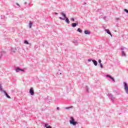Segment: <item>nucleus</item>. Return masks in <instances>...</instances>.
I'll use <instances>...</instances> for the list:
<instances>
[{
	"instance_id": "nucleus-31",
	"label": "nucleus",
	"mask_w": 128,
	"mask_h": 128,
	"mask_svg": "<svg viewBox=\"0 0 128 128\" xmlns=\"http://www.w3.org/2000/svg\"><path fill=\"white\" fill-rule=\"evenodd\" d=\"M54 14H58V13L55 12Z\"/></svg>"
},
{
	"instance_id": "nucleus-23",
	"label": "nucleus",
	"mask_w": 128,
	"mask_h": 128,
	"mask_svg": "<svg viewBox=\"0 0 128 128\" xmlns=\"http://www.w3.org/2000/svg\"><path fill=\"white\" fill-rule=\"evenodd\" d=\"M71 20H72V22H74V18H71Z\"/></svg>"
},
{
	"instance_id": "nucleus-20",
	"label": "nucleus",
	"mask_w": 128,
	"mask_h": 128,
	"mask_svg": "<svg viewBox=\"0 0 128 128\" xmlns=\"http://www.w3.org/2000/svg\"><path fill=\"white\" fill-rule=\"evenodd\" d=\"M59 19L60 20H65V19L62 18V17H59Z\"/></svg>"
},
{
	"instance_id": "nucleus-27",
	"label": "nucleus",
	"mask_w": 128,
	"mask_h": 128,
	"mask_svg": "<svg viewBox=\"0 0 128 128\" xmlns=\"http://www.w3.org/2000/svg\"><path fill=\"white\" fill-rule=\"evenodd\" d=\"M0 90H2V86L0 85Z\"/></svg>"
},
{
	"instance_id": "nucleus-19",
	"label": "nucleus",
	"mask_w": 128,
	"mask_h": 128,
	"mask_svg": "<svg viewBox=\"0 0 128 128\" xmlns=\"http://www.w3.org/2000/svg\"><path fill=\"white\" fill-rule=\"evenodd\" d=\"M2 54H6V52L4 51L2 52V54L0 55V58L2 56Z\"/></svg>"
},
{
	"instance_id": "nucleus-29",
	"label": "nucleus",
	"mask_w": 128,
	"mask_h": 128,
	"mask_svg": "<svg viewBox=\"0 0 128 128\" xmlns=\"http://www.w3.org/2000/svg\"><path fill=\"white\" fill-rule=\"evenodd\" d=\"M56 108H57L58 110H60V108L58 107H57Z\"/></svg>"
},
{
	"instance_id": "nucleus-25",
	"label": "nucleus",
	"mask_w": 128,
	"mask_h": 128,
	"mask_svg": "<svg viewBox=\"0 0 128 128\" xmlns=\"http://www.w3.org/2000/svg\"><path fill=\"white\" fill-rule=\"evenodd\" d=\"M116 20H120V18H116Z\"/></svg>"
},
{
	"instance_id": "nucleus-10",
	"label": "nucleus",
	"mask_w": 128,
	"mask_h": 128,
	"mask_svg": "<svg viewBox=\"0 0 128 128\" xmlns=\"http://www.w3.org/2000/svg\"><path fill=\"white\" fill-rule=\"evenodd\" d=\"M106 31L107 32V34H110V36H112V33H110V30H106Z\"/></svg>"
},
{
	"instance_id": "nucleus-33",
	"label": "nucleus",
	"mask_w": 128,
	"mask_h": 128,
	"mask_svg": "<svg viewBox=\"0 0 128 128\" xmlns=\"http://www.w3.org/2000/svg\"><path fill=\"white\" fill-rule=\"evenodd\" d=\"M60 74H62V72H60Z\"/></svg>"
},
{
	"instance_id": "nucleus-14",
	"label": "nucleus",
	"mask_w": 128,
	"mask_h": 128,
	"mask_svg": "<svg viewBox=\"0 0 128 128\" xmlns=\"http://www.w3.org/2000/svg\"><path fill=\"white\" fill-rule=\"evenodd\" d=\"M61 15L64 16V18H66V15L64 13V12H61Z\"/></svg>"
},
{
	"instance_id": "nucleus-2",
	"label": "nucleus",
	"mask_w": 128,
	"mask_h": 128,
	"mask_svg": "<svg viewBox=\"0 0 128 128\" xmlns=\"http://www.w3.org/2000/svg\"><path fill=\"white\" fill-rule=\"evenodd\" d=\"M70 124H72L73 126H76V124H78V122L74 121V119L72 117L70 118Z\"/></svg>"
},
{
	"instance_id": "nucleus-8",
	"label": "nucleus",
	"mask_w": 128,
	"mask_h": 128,
	"mask_svg": "<svg viewBox=\"0 0 128 128\" xmlns=\"http://www.w3.org/2000/svg\"><path fill=\"white\" fill-rule=\"evenodd\" d=\"M44 128H52V126H49L48 124H44Z\"/></svg>"
},
{
	"instance_id": "nucleus-22",
	"label": "nucleus",
	"mask_w": 128,
	"mask_h": 128,
	"mask_svg": "<svg viewBox=\"0 0 128 128\" xmlns=\"http://www.w3.org/2000/svg\"><path fill=\"white\" fill-rule=\"evenodd\" d=\"M124 12H126V14H128V10L124 9Z\"/></svg>"
},
{
	"instance_id": "nucleus-26",
	"label": "nucleus",
	"mask_w": 128,
	"mask_h": 128,
	"mask_svg": "<svg viewBox=\"0 0 128 128\" xmlns=\"http://www.w3.org/2000/svg\"><path fill=\"white\" fill-rule=\"evenodd\" d=\"M94 60H92V59H88V62H92Z\"/></svg>"
},
{
	"instance_id": "nucleus-3",
	"label": "nucleus",
	"mask_w": 128,
	"mask_h": 128,
	"mask_svg": "<svg viewBox=\"0 0 128 128\" xmlns=\"http://www.w3.org/2000/svg\"><path fill=\"white\" fill-rule=\"evenodd\" d=\"M124 88L126 90V92L127 94H128V84L126 82L124 83Z\"/></svg>"
},
{
	"instance_id": "nucleus-6",
	"label": "nucleus",
	"mask_w": 128,
	"mask_h": 128,
	"mask_svg": "<svg viewBox=\"0 0 128 128\" xmlns=\"http://www.w3.org/2000/svg\"><path fill=\"white\" fill-rule=\"evenodd\" d=\"M78 24V22L76 23H72V28H76V26Z\"/></svg>"
},
{
	"instance_id": "nucleus-30",
	"label": "nucleus",
	"mask_w": 128,
	"mask_h": 128,
	"mask_svg": "<svg viewBox=\"0 0 128 128\" xmlns=\"http://www.w3.org/2000/svg\"><path fill=\"white\" fill-rule=\"evenodd\" d=\"M17 6H20V4H17Z\"/></svg>"
},
{
	"instance_id": "nucleus-13",
	"label": "nucleus",
	"mask_w": 128,
	"mask_h": 128,
	"mask_svg": "<svg viewBox=\"0 0 128 128\" xmlns=\"http://www.w3.org/2000/svg\"><path fill=\"white\" fill-rule=\"evenodd\" d=\"M73 42L75 46H78V40H74Z\"/></svg>"
},
{
	"instance_id": "nucleus-7",
	"label": "nucleus",
	"mask_w": 128,
	"mask_h": 128,
	"mask_svg": "<svg viewBox=\"0 0 128 128\" xmlns=\"http://www.w3.org/2000/svg\"><path fill=\"white\" fill-rule=\"evenodd\" d=\"M3 92H4V94H6L8 98H10V96H8V93H6V92L4 90H3Z\"/></svg>"
},
{
	"instance_id": "nucleus-34",
	"label": "nucleus",
	"mask_w": 128,
	"mask_h": 128,
	"mask_svg": "<svg viewBox=\"0 0 128 128\" xmlns=\"http://www.w3.org/2000/svg\"><path fill=\"white\" fill-rule=\"evenodd\" d=\"M104 20H106V17L104 18Z\"/></svg>"
},
{
	"instance_id": "nucleus-1",
	"label": "nucleus",
	"mask_w": 128,
	"mask_h": 128,
	"mask_svg": "<svg viewBox=\"0 0 128 128\" xmlns=\"http://www.w3.org/2000/svg\"><path fill=\"white\" fill-rule=\"evenodd\" d=\"M120 50L122 51V56H126V52H124V50H128V48H126V47H124V46H122L120 48Z\"/></svg>"
},
{
	"instance_id": "nucleus-28",
	"label": "nucleus",
	"mask_w": 128,
	"mask_h": 128,
	"mask_svg": "<svg viewBox=\"0 0 128 128\" xmlns=\"http://www.w3.org/2000/svg\"><path fill=\"white\" fill-rule=\"evenodd\" d=\"M1 16V18H4V16Z\"/></svg>"
},
{
	"instance_id": "nucleus-11",
	"label": "nucleus",
	"mask_w": 128,
	"mask_h": 128,
	"mask_svg": "<svg viewBox=\"0 0 128 128\" xmlns=\"http://www.w3.org/2000/svg\"><path fill=\"white\" fill-rule=\"evenodd\" d=\"M84 34H90V32L86 30L84 31Z\"/></svg>"
},
{
	"instance_id": "nucleus-9",
	"label": "nucleus",
	"mask_w": 128,
	"mask_h": 128,
	"mask_svg": "<svg viewBox=\"0 0 128 128\" xmlns=\"http://www.w3.org/2000/svg\"><path fill=\"white\" fill-rule=\"evenodd\" d=\"M106 78H110V79L112 80H114V78L112 77V76H110V75H106Z\"/></svg>"
},
{
	"instance_id": "nucleus-4",
	"label": "nucleus",
	"mask_w": 128,
	"mask_h": 128,
	"mask_svg": "<svg viewBox=\"0 0 128 128\" xmlns=\"http://www.w3.org/2000/svg\"><path fill=\"white\" fill-rule=\"evenodd\" d=\"M24 72V69H20V68H16V72Z\"/></svg>"
},
{
	"instance_id": "nucleus-15",
	"label": "nucleus",
	"mask_w": 128,
	"mask_h": 128,
	"mask_svg": "<svg viewBox=\"0 0 128 128\" xmlns=\"http://www.w3.org/2000/svg\"><path fill=\"white\" fill-rule=\"evenodd\" d=\"M65 22H66V24H70V20H68V18H66L65 20Z\"/></svg>"
},
{
	"instance_id": "nucleus-32",
	"label": "nucleus",
	"mask_w": 128,
	"mask_h": 128,
	"mask_svg": "<svg viewBox=\"0 0 128 128\" xmlns=\"http://www.w3.org/2000/svg\"><path fill=\"white\" fill-rule=\"evenodd\" d=\"M24 4H26V2H24Z\"/></svg>"
},
{
	"instance_id": "nucleus-12",
	"label": "nucleus",
	"mask_w": 128,
	"mask_h": 128,
	"mask_svg": "<svg viewBox=\"0 0 128 128\" xmlns=\"http://www.w3.org/2000/svg\"><path fill=\"white\" fill-rule=\"evenodd\" d=\"M92 62H94V66H98V62H96V60H92Z\"/></svg>"
},
{
	"instance_id": "nucleus-18",
	"label": "nucleus",
	"mask_w": 128,
	"mask_h": 128,
	"mask_svg": "<svg viewBox=\"0 0 128 128\" xmlns=\"http://www.w3.org/2000/svg\"><path fill=\"white\" fill-rule=\"evenodd\" d=\"M24 44H30V43L28 42V40H24Z\"/></svg>"
},
{
	"instance_id": "nucleus-5",
	"label": "nucleus",
	"mask_w": 128,
	"mask_h": 128,
	"mask_svg": "<svg viewBox=\"0 0 128 128\" xmlns=\"http://www.w3.org/2000/svg\"><path fill=\"white\" fill-rule=\"evenodd\" d=\"M30 94L32 96H34V89H32V88H30Z\"/></svg>"
},
{
	"instance_id": "nucleus-16",
	"label": "nucleus",
	"mask_w": 128,
	"mask_h": 128,
	"mask_svg": "<svg viewBox=\"0 0 128 128\" xmlns=\"http://www.w3.org/2000/svg\"><path fill=\"white\" fill-rule=\"evenodd\" d=\"M32 22H30V23H29V28H32Z\"/></svg>"
},
{
	"instance_id": "nucleus-21",
	"label": "nucleus",
	"mask_w": 128,
	"mask_h": 128,
	"mask_svg": "<svg viewBox=\"0 0 128 128\" xmlns=\"http://www.w3.org/2000/svg\"><path fill=\"white\" fill-rule=\"evenodd\" d=\"M100 67L101 68H104V66H102V63H100Z\"/></svg>"
},
{
	"instance_id": "nucleus-17",
	"label": "nucleus",
	"mask_w": 128,
	"mask_h": 128,
	"mask_svg": "<svg viewBox=\"0 0 128 128\" xmlns=\"http://www.w3.org/2000/svg\"><path fill=\"white\" fill-rule=\"evenodd\" d=\"M77 30L78 32L82 33V30H80V28H78Z\"/></svg>"
},
{
	"instance_id": "nucleus-24",
	"label": "nucleus",
	"mask_w": 128,
	"mask_h": 128,
	"mask_svg": "<svg viewBox=\"0 0 128 128\" xmlns=\"http://www.w3.org/2000/svg\"><path fill=\"white\" fill-rule=\"evenodd\" d=\"M98 62L99 64H102V60H100V59L98 60Z\"/></svg>"
}]
</instances>
